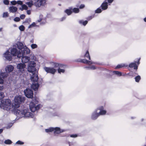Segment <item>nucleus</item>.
<instances>
[{
    "instance_id": "9b49d317",
    "label": "nucleus",
    "mask_w": 146,
    "mask_h": 146,
    "mask_svg": "<svg viewBox=\"0 0 146 146\" xmlns=\"http://www.w3.org/2000/svg\"><path fill=\"white\" fill-rule=\"evenodd\" d=\"M140 59V58L138 59V60L135 61L134 62L130 63L129 65V67L131 68L134 67V69L137 70L138 68V66H137L136 64L138 65L139 64V60Z\"/></svg>"
},
{
    "instance_id": "aec40b11",
    "label": "nucleus",
    "mask_w": 146,
    "mask_h": 146,
    "mask_svg": "<svg viewBox=\"0 0 146 146\" xmlns=\"http://www.w3.org/2000/svg\"><path fill=\"white\" fill-rule=\"evenodd\" d=\"M106 0L102 3L100 7L103 10H106L108 8V3L106 2Z\"/></svg>"
},
{
    "instance_id": "5701e85b",
    "label": "nucleus",
    "mask_w": 146,
    "mask_h": 146,
    "mask_svg": "<svg viewBox=\"0 0 146 146\" xmlns=\"http://www.w3.org/2000/svg\"><path fill=\"white\" fill-rule=\"evenodd\" d=\"M53 66L55 68H63L65 66L64 65L60 64L54 62L53 64Z\"/></svg>"
},
{
    "instance_id": "603ef678",
    "label": "nucleus",
    "mask_w": 146,
    "mask_h": 146,
    "mask_svg": "<svg viewBox=\"0 0 146 146\" xmlns=\"http://www.w3.org/2000/svg\"><path fill=\"white\" fill-rule=\"evenodd\" d=\"M70 137H77V135L76 134L71 135Z\"/></svg>"
},
{
    "instance_id": "79ce46f5",
    "label": "nucleus",
    "mask_w": 146,
    "mask_h": 146,
    "mask_svg": "<svg viewBox=\"0 0 146 146\" xmlns=\"http://www.w3.org/2000/svg\"><path fill=\"white\" fill-rule=\"evenodd\" d=\"M31 47L33 49H34L37 47V45L36 44H32L31 45Z\"/></svg>"
},
{
    "instance_id": "1a4fd4ad",
    "label": "nucleus",
    "mask_w": 146,
    "mask_h": 146,
    "mask_svg": "<svg viewBox=\"0 0 146 146\" xmlns=\"http://www.w3.org/2000/svg\"><path fill=\"white\" fill-rule=\"evenodd\" d=\"M42 79H40L38 80V82H33L31 85V87L34 90H38L39 85L42 83Z\"/></svg>"
},
{
    "instance_id": "dca6fc26",
    "label": "nucleus",
    "mask_w": 146,
    "mask_h": 146,
    "mask_svg": "<svg viewBox=\"0 0 146 146\" xmlns=\"http://www.w3.org/2000/svg\"><path fill=\"white\" fill-rule=\"evenodd\" d=\"M11 53L13 56H17L19 53L21 54V52L20 51H18L15 48H13L11 50Z\"/></svg>"
},
{
    "instance_id": "09e8293b",
    "label": "nucleus",
    "mask_w": 146,
    "mask_h": 146,
    "mask_svg": "<svg viewBox=\"0 0 146 146\" xmlns=\"http://www.w3.org/2000/svg\"><path fill=\"white\" fill-rule=\"evenodd\" d=\"M25 17V15L22 14L20 15V18L22 19H24Z\"/></svg>"
},
{
    "instance_id": "f03ea898",
    "label": "nucleus",
    "mask_w": 146,
    "mask_h": 146,
    "mask_svg": "<svg viewBox=\"0 0 146 146\" xmlns=\"http://www.w3.org/2000/svg\"><path fill=\"white\" fill-rule=\"evenodd\" d=\"M30 50L27 47H25L23 49L21 54L19 53L17 55V58H21L23 63L28 62L30 60V58L27 56L30 53Z\"/></svg>"
},
{
    "instance_id": "4c0bfd02",
    "label": "nucleus",
    "mask_w": 146,
    "mask_h": 146,
    "mask_svg": "<svg viewBox=\"0 0 146 146\" xmlns=\"http://www.w3.org/2000/svg\"><path fill=\"white\" fill-rule=\"evenodd\" d=\"M31 22V19L30 18L26 19L24 22L25 23H28L29 24Z\"/></svg>"
},
{
    "instance_id": "de8ad7c7",
    "label": "nucleus",
    "mask_w": 146,
    "mask_h": 146,
    "mask_svg": "<svg viewBox=\"0 0 146 146\" xmlns=\"http://www.w3.org/2000/svg\"><path fill=\"white\" fill-rule=\"evenodd\" d=\"M17 4H18L21 5H23V2L22 1H20V0L18 1H17Z\"/></svg>"
},
{
    "instance_id": "20e7f679",
    "label": "nucleus",
    "mask_w": 146,
    "mask_h": 146,
    "mask_svg": "<svg viewBox=\"0 0 146 146\" xmlns=\"http://www.w3.org/2000/svg\"><path fill=\"white\" fill-rule=\"evenodd\" d=\"M45 131L46 132L49 133L50 132H54L55 135L59 134L60 133L64 131V130H61L58 127H50L48 129H46Z\"/></svg>"
},
{
    "instance_id": "774afa93",
    "label": "nucleus",
    "mask_w": 146,
    "mask_h": 146,
    "mask_svg": "<svg viewBox=\"0 0 146 146\" xmlns=\"http://www.w3.org/2000/svg\"><path fill=\"white\" fill-rule=\"evenodd\" d=\"M2 28H0V32L2 30Z\"/></svg>"
},
{
    "instance_id": "473e14b6",
    "label": "nucleus",
    "mask_w": 146,
    "mask_h": 146,
    "mask_svg": "<svg viewBox=\"0 0 146 146\" xmlns=\"http://www.w3.org/2000/svg\"><path fill=\"white\" fill-rule=\"evenodd\" d=\"M12 141L9 139L5 140L4 141V143L6 144H10L12 143Z\"/></svg>"
},
{
    "instance_id": "39448f33",
    "label": "nucleus",
    "mask_w": 146,
    "mask_h": 146,
    "mask_svg": "<svg viewBox=\"0 0 146 146\" xmlns=\"http://www.w3.org/2000/svg\"><path fill=\"white\" fill-rule=\"evenodd\" d=\"M36 64L34 61H30L28 64L27 70L30 72H36L37 70L35 68Z\"/></svg>"
},
{
    "instance_id": "412c9836",
    "label": "nucleus",
    "mask_w": 146,
    "mask_h": 146,
    "mask_svg": "<svg viewBox=\"0 0 146 146\" xmlns=\"http://www.w3.org/2000/svg\"><path fill=\"white\" fill-rule=\"evenodd\" d=\"M14 69V67L11 65H8L5 68V71L7 72H11Z\"/></svg>"
},
{
    "instance_id": "393cba45",
    "label": "nucleus",
    "mask_w": 146,
    "mask_h": 146,
    "mask_svg": "<svg viewBox=\"0 0 146 146\" xmlns=\"http://www.w3.org/2000/svg\"><path fill=\"white\" fill-rule=\"evenodd\" d=\"M8 73L6 72H1L0 73V77L2 78H5L7 77L8 74Z\"/></svg>"
},
{
    "instance_id": "864d4df0",
    "label": "nucleus",
    "mask_w": 146,
    "mask_h": 146,
    "mask_svg": "<svg viewBox=\"0 0 146 146\" xmlns=\"http://www.w3.org/2000/svg\"><path fill=\"white\" fill-rule=\"evenodd\" d=\"M96 69V68L94 66H90V70H95Z\"/></svg>"
},
{
    "instance_id": "680f3d73",
    "label": "nucleus",
    "mask_w": 146,
    "mask_h": 146,
    "mask_svg": "<svg viewBox=\"0 0 146 146\" xmlns=\"http://www.w3.org/2000/svg\"><path fill=\"white\" fill-rule=\"evenodd\" d=\"M3 129H0V134H1L3 131Z\"/></svg>"
},
{
    "instance_id": "3c124183",
    "label": "nucleus",
    "mask_w": 146,
    "mask_h": 146,
    "mask_svg": "<svg viewBox=\"0 0 146 146\" xmlns=\"http://www.w3.org/2000/svg\"><path fill=\"white\" fill-rule=\"evenodd\" d=\"M29 58H30V59H35V57L34 56V55H31L30 56V57Z\"/></svg>"
},
{
    "instance_id": "5fc2aeb1",
    "label": "nucleus",
    "mask_w": 146,
    "mask_h": 146,
    "mask_svg": "<svg viewBox=\"0 0 146 146\" xmlns=\"http://www.w3.org/2000/svg\"><path fill=\"white\" fill-rule=\"evenodd\" d=\"M2 78H3L0 77V84H3V80Z\"/></svg>"
},
{
    "instance_id": "cd10ccee",
    "label": "nucleus",
    "mask_w": 146,
    "mask_h": 146,
    "mask_svg": "<svg viewBox=\"0 0 146 146\" xmlns=\"http://www.w3.org/2000/svg\"><path fill=\"white\" fill-rule=\"evenodd\" d=\"M84 57L88 59L89 60H90V57L88 51H86V53L84 56Z\"/></svg>"
},
{
    "instance_id": "c9c22d12",
    "label": "nucleus",
    "mask_w": 146,
    "mask_h": 146,
    "mask_svg": "<svg viewBox=\"0 0 146 146\" xmlns=\"http://www.w3.org/2000/svg\"><path fill=\"white\" fill-rule=\"evenodd\" d=\"M9 16V15L7 12L3 13V18H6Z\"/></svg>"
},
{
    "instance_id": "0e129e2a",
    "label": "nucleus",
    "mask_w": 146,
    "mask_h": 146,
    "mask_svg": "<svg viewBox=\"0 0 146 146\" xmlns=\"http://www.w3.org/2000/svg\"><path fill=\"white\" fill-rule=\"evenodd\" d=\"M19 9L21 11H23V9L22 7H21L19 8Z\"/></svg>"
},
{
    "instance_id": "6ab92c4d",
    "label": "nucleus",
    "mask_w": 146,
    "mask_h": 146,
    "mask_svg": "<svg viewBox=\"0 0 146 146\" xmlns=\"http://www.w3.org/2000/svg\"><path fill=\"white\" fill-rule=\"evenodd\" d=\"M77 61L90 65L94 63L91 61L85 59H78Z\"/></svg>"
},
{
    "instance_id": "b1692460",
    "label": "nucleus",
    "mask_w": 146,
    "mask_h": 146,
    "mask_svg": "<svg viewBox=\"0 0 146 146\" xmlns=\"http://www.w3.org/2000/svg\"><path fill=\"white\" fill-rule=\"evenodd\" d=\"M3 86H0V92H1V91L3 89ZM4 93L2 92H0V100H1L2 99H3L4 97Z\"/></svg>"
},
{
    "instance_id": "0eeeda50",
    "label": "nucleus",
    "mask_w": 146,
    "mask_h": 146,
    "mask_svg": "<svg viewBox=\"0 0 146 146\" xmlns=\"http://www.w3.org/2000/svg\"><path fill=\"white\" fill-rule=\"evenodd\" d=\"M40 107V105L38 104L37 105H36L34 104H33L32 102H31L29 105L30 110L33 112H34L36 110H38Z\"/></svg>"
},
{
    "instance_id": "58836bf2",
    "label": "nucleus",
    "mask_w": 146,
    "mask_h": 146,
    "mask_svg": "<svg viewBox=\"0 0 146 146\" xmlns=\"http://www.w3.org/2000/svg\"><path fill=\"white\" fill-rule=\"evenodd\" d=\"M19 29L21 31H23L25 30V28L23 25H21L19 27Z\"/></svg>"
},
{
    "instance_id": "69168bd1",
    "label": "nucleus",
    "mask_w": 146,
    "mask_h": 146,
    "mask_svg": "<svg viewBox=\"0 0 146 146\" xmlns=\"http://www.w3.org/2000/svg\"><path fill=\"white\" fill-rule=\"evenodd\" d=\"M41 21V19H40V20H38L37 21H38V22H40Z\"/></svg>"
},
{
    "instance_id": "a18cd8bd",
    "label": "nucleus",
    "mask_w": 146,
    "mask_h": 146,
    "mask_svg": "<svg viewBox=\"0 0 146 146\" xmlns=\"http://www.w3.org/2000/svg\"><path fill=\"white\" fill-rule=\"evenodd\" d=\"M11 3L13 5H15L17 4V1L15 0H14L12 1H11Z\"/></svg>"
},
{
    "instance_id": "c03bdc74",
    "label": "nucleus",
    "mask_w": 146,
    "mask_h": 146,
    "mask_svg": "<svg viewBox=\"0 0 146 146\" xmlns=\"http://www.w3.org/2000/svg\"><path fill=\"white\" fill-rule=\"evenodd\" d=\"M16 144L19 145H23L24 144V142L19 140L16 143Z\"/></svg>"
},
{
    "instance_id": "a878e982",
    "label": "nucleus",
    "mask_w": 146,
    "mask_h": 146,
    "mask_svg": "<svg viewBox=\"0 0 146 146\" xmlns=\"http://www.w3.org/2000/svg\"><path fill=\"white\" fill-rule=\"evenodd\" d=\"M128 65L125 64H121L118 65L115 67L116 69L119 68L123 67H127Z\"/></svg>"
},
{
    "instance_id": "f704fd0d",
    "label": "nucleus",
    "mask_w": 146,
    "mask_h": 146,
    "mask_svg": "<svg viewBox=\"0 0 146 146\" xmlns=\"http://www.w3.org/2000/svg\"><path fill=\"white\" fill-rule=\"evenodd\" d=\"M102 11V10L100 7H99L95 10V12L96 13H101Z\"/></svg>"
},
{
    "instance_id": "4be33fe9",
    "label": "nucleus",
    "mask_w": 146,
    "mask_h": 146,
    "mask_svg": "<svg viewBox=\"0 0 146 146\" xmlns=\"http://www.w3.org/2000/svg\"><path fill=\"white\" fill-rule=\"evenodd\" d=\"M17 8L14 6L10 7L9 8V11L10 12L12 13L16 12L17 11Z\"/></svg>"
},
{
    "instance_id": "a19ab883",
    "label": "nucleus",
    "mask_w": 146,
    "mask_h": 146,
    "mask_svg": "<svg viewBox=\"0 0 146 146\" xmlns=\"http://www.w3.org/2000/svg\"><path fill=\"white\" fill-rule=\"evenodd\" d=\"M21 7H23V10H27L28 9L27 6L25 4L22 5Z\"/></svg>"
},
{
    "instance_id": "8fccbe9b",
    "label": "nucleus",
    "mask_w": 146,
    "mask_h": 146,
    "mask_svg": "<svg viewBox=\"0 0 146 146\" xmlns=\"http://www.w3.org/2000/svg\"><path fill=\"white\" fill-rule=\"evenodd\" d=\"M85 5L84 4H81L79 7V8L80 9H82L85 7Z\"/></svg>"
},
{
    "instance_id": "a211bd4d",
    "label": "nucleus",
    "mask_w": 146,
    "mask_h": 146,
    "mask_svg": "<svg viewBox=\"0 0 146 146\" xmlns=\"http://www.w3.org/2000/svg\"><path fill=\"white\" fill-rule=\"evenodd\" d=\"M97 109H98V110H100V111L98 112L99 116L104 115L106 114V110H104V108L103 106H100Z\"/></svg>"
},
{
    "instance_id": "13d9d810",
    "label": "nucleus",
    "mask_w": 146,
    "mask_h": 146,
    "mask_svg": "<svg viewBox=\"0 0 146 146\" xmlns=\"http://www.w3.org/2000/svg\"><path fill=\"white\" fill-rule=\"evenodd\" d=\"M113 1V0H108V3H111Z\"/></svg>"
},
{
    "instance_id": "ddd939ff",
    "label": "nucleus",
    "mask_w": 146,
    "mask_h": 146,
    "mask_svg": "<svg viewBox=\"0 0 146 146\" xmlns=\"http://www.w3.org/2000/svg\"><path fill=\"white\" fill-rule=\"evenodd\" d=\"M17 67L19 71L23 73L25 70L26 65L24 63H20L18 64Z\"/></svg>"
},
{
    "instance_id": "37998d69",
    "label": "nucleus",
    "mask_w": 146,
    "mask_h": 146,
    "mask_svg": "<svg viewBox=\"0 0 146 146\" xmlns=\"http://www.w3.org/2000/svg\"><path fill=\"white\" fill-rule=\"evenodd\" d=\"M3 3L6 5H8L9 4V1L8 0H4Z\"/></svg>"
},
{
    "instance_id": "4d7b16f0",
    "label": "nucleus",
    "mask_w": 146,
    "mask_h": 146,
    "mask_svg": "<svg viewBox=\"0 0 146 146\" xmlns=\"http://www.w3.org/2000/svg\"><path fill=\"white\" fill-rule=\"evenodd\" d=\"M27 14L28 15H30L31 13V11L29 10H27Z\"/></svg>"
},
{
    "instance_id": "4468645a",
    "label": "nucleus",
    "mask_w": 146,
    "mask_h": 146,
    "mask_svg": "<svg viewBox=\"0 0 146 146\" xmlns=\"http://www.w3.org/2000/svg\"><path fill=\"white\" fill-rule=\"evenodd\" d=\"M12 55L9 52V50H7L6 52L4 53L3 55L5 59L11 61L12 59Z\"/></svg>"
},
{
    "instance_id": "f3484780",
    "label": "nucleus",
    "mask_w": 146,
    "mask_h": 146,
    "mask_svg": "<svg viewBox=\"0 0 146 146\" xmlns=\"http://www.w3.org/2000/svg\"><path fill=\"white\" fill-rule=\"evenodd\" d=\"M17 46L18 48L20 50L19 51L21 50V52H22L24 48L27 47L26 46H24L23 43L20 42H17V44H16L15 46Z\"/></svg>"
},
{
    "instance_id": "7ed1b4c3",
    "label": "nucleus",
    "mask_w": 146,
    "mask_h": 146,
    "mask_svg": "<svg viewBox=\"0 0 146 146\" xmlns=\"http://www.w3.org/2000/svg\"><path fill=\"white\" fill-rule=\"evenodd\" d=\"M11 104V101L9 99L3 100L1 101L0 107L2 109L7 111L11 109V110L13 111Z\"/></svg>"
},
{
    "instance_id": "e2e57ef3",
    "label": "nucleus",
    "mask_w": 146,
    "mask_h": 146,
    "mask_svg": "<svg viewBox=\"0 0 146 146\" xmlns=\"http://www.w3.org/2000/svg\"><path fill=\"white\" fill-rule=\"evenodd\" d=\"M12 126V125H11V126H7V127H6V128L7 129H9V128H10L11 126Z\"/></svg>"
},
{
    "instance_id": "f257e3e1",
    "label": "nucleus",
    "mask_w": 146,
    "mask_h": 146,
    "mask_svg": "<svg viewBox=\"0 0 146 146\" xmlns=\"http://www.w3.org/2000/svg\"><path fill=\"white\" fill-rule=\"evenodd\" d=\"M25 98L24 96L19 95L15 97L14 99V103L12 104V108L14 114L19 118L24 117V118L33 117V113H30L28 109L20 110L18 109L21 104L23 103L25 100Z\"/></svg>"
},
{
    "instance_id": "423d86ee",
    "label": "nucleus",
    "mask_w": 146,
    "mask_h": 146,
    "mask_svg": "<svg viewBox=\"0 0 146 146\" xmlns=\"http://www.w3.org/2000/svg\"><path fill=\"white\" fill-rule=\"evenodd\" d=\"M24 93L25 96L27 98H33V90L31 89L27 88L24 90Z\"/></svg>"
},
{
    "instance_id": "f8f14e48",
    "label": "nucleus",
    "mask_w": 146,
    "mask_h": 146,
    "mask_svg": "<svg viewBox=\"0 0 146 146\" xmlns=\"http://www.w3.org/2000/svg\"><path fill=\"white\" fill-rule=\"evenodd\" d=\"M98 109H97L92 113L91 117L92 120H96L99 116L98 111Z\"/></svg>"
},
{
    "instance_id": "c756f323",
    "label": "nucleus",
    "mask_w": 146,
    "mask_h": 146,
    "mask_svg": "<svg viewBox=\"0 0 146 146\" xmlns=\"http://www.w3.org/2000/svg\"><path fill=\"white\" fill-rule=\"evenodd\" d=\"M113 72L114 74L117 75L119 76H120L122 75L121 72H120L115 71H113Z\"/></svg>"
},
{
    "instance_id": "6e6d98bb",
    "label": "nucleus",
    "mask_w": 146,
    "mask_h": 146,
    "mask_svg": "<svg viewBox=\"0 0 146 146\" xmlns=\"http://www.w3.org/2000/svg\"><path fill=\"white\" fill-rule=\"evenodd\" d=\"M94 17L93 16H90L88 18V20H90L91 19H92V18Z\"/></svg>"
},
{
    "instance_id": "72a5a7b5",
    "label": "nucleus",
    "mask_w": 146,
    "mask_h": 146,
    "mask_svg": "<svg viewBox=\"0 0 146 146\" xmlns=\"http://www.w3.org/2000/svg\"><path fill=\"white\" fill-rule=\"evenodd\" d=\"M72 11L75 13H78L79 12V10L78 8H74L72 9Z\"/></svg>"
},
{
    "instance_id": "bb28decb",
    "label": "nucleus",
    "mask_w": 146,
    "mask_h": 146,
    "mask_svg": "<svg viewBox=\"0 0 146 146\" xmlns=\"http://www.w3.org/2000/svg\"><path fill=\"white\" fill-rule=\"evenodd\" d=\"M25 3L29 7H31L32 5H34L33 1L32 0L30 1L29 2L26 3Z\"/></svg>"
},
{
    "instance_id": "6e6552de",
    "label": "nucleus",
    "mask_w": 146,
    "mask_h": 146,
    "mask_svg": "<svg viewBox=\"0 0 146 146\" xmlns=\"http://www.w3.org/2000/svg\"><path fill=\"white\" fill-rule=\"evenodd\" d=\"M34 5L36 7H39L41 6H43L46 3L45 0H35Z\"/></svg>"
},
{
    "instance_id": "2f4dec72",
    "label": "nucleus",
    "mask_w": 146,
    "mask_h": 146,
    "mask_svg": "<svg viewBox=\"0 0 146 146\" xmlns=\"http://www.w3.org/2000/svg\"><path fill=\"white\" fill-rule=\"evenodd\" d=\"M65 12L68 15H69L72 13V11L70 9H67L65 11Z\"/></svg>"
},
{
    "instance_id": "7c9ffc66",
    "label": "nucleus",
    "mask_w": 146,
    "mask_h": 146,
    "mask_svg": "<svg viewBox=\"0 0 146 146\" xmlns=\"http://www.w3.org/2000/svg\"><path fill=\"white\" fill-rule=\"evenodd\" d=\"M135 82H138L140 80L141 77L140 76L138 75L135 77Z\"/></svg>"
},
{
    "instance_id": "ea45409f",
    "label": "nucleus",
    "mask_w": 146,
    "mask_h": 146,
    "mask_svg": "<svg viewBox=\"0 0 146 146\" xmlns=\"http://www.w3.org/2000/svg\"><path fill=\"white\" fill-rule=\"evenodd\" d=\"M65 72V70L64 69H60V68L58 69V72L59 73H60L61 72L64 73Z\"/></svg>"
},
{
    "instance_id": "49530a36",
    "label": "nucleus",
    "mask_w": 146,
    "mask_h": 146,
    "mask_svg": "<svg viewBox=\"0 0 146 146\" xmlns=\"http://www.w3.org/2000/svg\"><path fill=\"white\" fill-rule=\"evenodd\" d=\"M14 20L15 21L18 22L20 20V19L18 17H16L14 19Z\"/></svg>"
},
{
    "instance_id": "bf43d9fd",
    "label": "nucleus",
    "mask_w": 146,
    "mask_h": 146,
    "mask_svg": "<svg viewBox=\"0 0 146 146\" xmlns=\"http://www.w3.org/2000/svg\"><path fill=\"white\" fill-rule=\"evenodd\" d=\"M66 17L65 16H64V17H62V18H61V21H64V20L66 18Z\"/></svg>"
},
{
    "instance_id": "c85d7f7f",
    "label": "nucleus",
    "mask_w": 146,
    "mask_h": 146,
    "mask_svg": "<svg viewBox=\"0 0 146 146\" xmlns=\"http://www.w3.org/2000/svg\"><path fill=\"white\" fill-rule=\"evenodd\" d=\"M79 23L80 24H82L84 26H85L88 23V21H83L81 20L79 21Z\"/></svg>"
},
{
    "instance_id": "052dcab7",
    "label": "nucleus",
    "mask_w": 146,
    "mask_h": 146,
    "mask_svg": "<svg viewBox=\"0 0 146 146\" xmlns=\"http://www.w3.org/2000/svg\"><path fill=\"white\" fill-rule=\"evenodd\" d=\"M85 68H86L88 70H90V66L89 67H84Z\"/></svg>"
},
{
    "instance_id": "2eb2a0df",
    "label": "nucleus",
    "mask_w": 146,
    "mask_h": 146,
    "mask_svg": "<svg viewBox=\"0 0 146 146\" xmlns=\"http://www.w3.org/2000/svg\"><path fill=\"white\" fill-rule=\"evenodd\" d=\"M44 69L47 72L53 74H54L56 72L55 69L53 68L44 67Z\"/></svg>"
},
{
    "instance_id": "9d476101",
    "label": "nucleus",
    "mask_w": 146,
    "mask_h": 146,
    "mask_svg": "<svg viewBox=\"0 0 146 146\" xmlns=\"http://www.w3.org/2000/svg\"><path fill=\"white\" fill-rule=\"evenodd\" d=\"M32 75L31 77V80L33 82H37L39 79L38 77V75H37V71L35 72H31Z\"/></svg>"
},
{
    "instance_id": "338daca9",
    "label": "nucleus",
    "mask_w": 146,
    "mask_h": 146,
    "mask_svg": "<svg viewBox=\"0 0 146 146\" xmlns=\"http://www.w3.org/2000/svg\"><path fill=\"white\" fill-rule=\"evenodd\" d=\"M144 20L145 22H146V17L144 18Z\"/></svg>"
},
{
    "instance_id": "e433bc0d",
    "label": "nucleus",
    "mask_w": 146,
    "mask_h": 146,
    "mask_svg": "<svg viewBox=\"0 0 146 146\" xmlns=\"http://www.w3.org/2000/svg\"><path fill=\"white\" fill-rule=\"evenodd\" d=\"M36 26V24L35 22H33L31 25H30L28 27L29 28H32Z\"/></svg>"
}]
</instances>
